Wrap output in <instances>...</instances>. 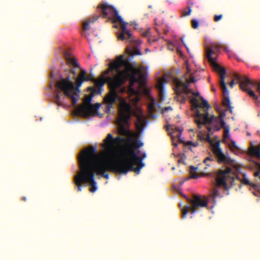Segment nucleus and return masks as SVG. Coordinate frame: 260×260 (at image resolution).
<instances>
[{
  "label": "nucleus",
  "instance_id": "obj_1",
  "mask_svg": "<svg viewBox=\"0 0 260 260\" xmlns=\"http://www.w3.org/2000/svg\"><path fill=\"white\" fill-rule=\"evenodd\" d=\"M137 64L134 61L132 63L129 60H124L123 56L117 57L116 61L109 64V68L103 74L105 80L95 79L92 75L87 76L85 70H81L79 76L76 79V86L70 79L69 75L66 77H60L56 82V94L55 102L59 105H62L64 96L60 95L63 92L64 95L71 100L72 105L75 106L79 99L80 90L79 88L84 81H92L94 82L95 88L98 93H100L105 82L109 83L110 92L104 98V102L107 105V110L110 111L113 104L117 98L116 89L123 85L126 80H129V91L132 94H137L138 91L133 88L134 84L138 82L143 81L145 75L142 70L137 68Z\"/></svg>",
  "mask_w": 260,
  "mask_h": 260
},
{
  "label": "nucleus",
  "instance_id": "obj_2",
  "mask_svg": "<svg viewBox=\"0 0 260 260\" xmlns=\"http://www.w3.org/2000/svg\"><path fill=\"white\" fill-rule=\"evenodd\" d=\"M80 162L87 169H91L105 178L109 179L108 170L120 175H126L129 171L139 174L143 167L141 158L133 147L124 149L121 154L108 163L101 154H97L95 148L89 146L82 150L78 156Z\"/></svg>",
  "mask_w": 260,
  "mask_h": 260
},
{
  "label": "nucleus",
  "instance_id": "obj_3",
  "mask_svg": "<svg viewBox=\"0 0 260 260\" xmlns=\"http://www.w3.org/2000/svg\"><path fill=\"white\" fill-rule=\"evenodd\" d=\"M206 141L212 144V152L217 158L218 162L224 164L217 174L216 179L217 185L228 189V182L231 186L233 185L234 182L235 173L231 169V167H235V162L223 153L220 147L219 141L213 143L209 134L207 135Z\"/></svg>",
  "mask_w": 260,
  "mask_h": 260
},
{
  "label": "nucleus",
  "instance_id": "obj_4",
  "mask_svg": "<svg viewBox=\"0 0 260 260\" xmlns=\"http://www.w3.org/2000/svg\"><path fill=\"white\" fill-rule=\"evenodd\" d=\"M98 8L101 9L104 18H108L113 23L119 22L121 31L117 34L118 40L120 41L126 40L131 43H136L132 34L126 29L127 23L123 21L117 11L113 7L108 4L103 3L99 5Z\"/></svg>",
  "mask_w": 260,
  "mask_h": 260
},
{
  "label": "nucleus",
  "instance_id": "obj_5",
  "mask_svg": "<svg viewBox=\"0 0 260 260\" xmlns=\"http://www.w3.org/2000/svg\"><path fill=\"white\" fill-rule=\"evenodd\" d=\"M214 53V52L212 49H209L206 53V57L208 59V61L210 62L214 69L216 71L218 72L220 74V85L223 95L222 104L224 107L226 108V110H229L231 113H232L233 107L231 105V102L229 98V92L224 82L226 70L224 68L220 66L216 63V58L212 56V55Z\"/></svg>",
  "mask_w": 260,
  "mask_h": 260
},
{
  "label": "nucleus",
  "instance_id": "obj_6",
  "mask_svg": "<svg viewBox=\"0 0 260 260\" xmlns=\"http://www.w3.org/2000/svg\"><path fill=\"white\" fill-rule=\"evenodd\" d=\"M78 163L80 170L77 173V175L74 177V182L77 186L78 191H81L82 184L84 183L86 185L90 184L91 187L90 188L89 190L92 192H94L96 190L97 187L93 170L87 169L80 162Z\"/></svg>",
  "mask_w": 260,
  "mask_h": 260
},
{
  "label": "nucleus",
  "instance_id": "obj_7",
  "mask_svg": "<svg viewBox=\"0 0 260 260\" xmlns=\"http://www.w3.org/2000/svg\"><path fill=\"white\" fill-rule=\"evenodd\" d=\"M200 98L202 101V105L199 104L198 100L196 98H193L190 100V103L192 106V110L199 108L206 109L205 110V113L204 114H202L198 109H197L195 122L198 125L199 128H201L202 125L207 123H211L215 119L214 115L210 117L209 116V113L207 110L210 108L211 106L208 104V102L202 96Z\"/></svg>",
  "mask_w": 260,
  "mask_h": 260
},
{
  "label": "nucleus",
  "instance_id": "obj_8",
  "mask_svg": "<svg viewBox=\"0 0 260 260\" xmlns=\"http://www.w3.org/2000/svg\"><path fill=\"white\" fill-rule=\"evenodd\" d=\"M133 111L131 105L125 101H122L120 105L119 114V122L120 123L119 124L118 129L120 135L127 137H130L132 135V133L129 129L122 124L127 123Z\"/></svg>",
  "mask_w": 260,
  "mask_h": 260
},
{
  "label": "nucleus",
  "instance_id": "obj_9",
  "mask_svg": "<svg viewBox=\"0 0 260 260\" xmlns=\"http://www.w3.org/2000/svg\"><path fill=\"white\" fill-rule=\"evenodd\" d=\"M186 199L190 205L186 206L182 210V218H186V214L189 211L195 213L198 211L199 208H208V207L209 201L206 196H193L192 199L189 198H186Z\"/></svg>",
  "mask_w": 260,
  "mask_h": 260
},
{
  "label": "nucleus",
  "instance_id": "obj_10",
  "mask_svg": "<svg viewBox=\"0 0 260 260\" xmlns=\"http://www.w3.org/2000/svg\"><path fill=\"white\" fill-rule=\"evenodd\" d=\"M173 82L175 85L174 91L176 94L175 99L181 103H185L186 97L189 93H192L196 96H199V92L195 93L192 90L188 88V85L184 84L183 82L176 78L173 79Z\"/></svg>",
  "mask_w": 260,
  "mask_h": 260
},
{
  "label": "nucleus",
  "instance_id": "obj_11",
  "mask_svg": "<svg viewBox=\"0 0 260 260\" xmlns=\"http://www.w3.org/2000/svg\"><path fill=\"white\" fill-rule=\"evenodd\" d=\"M130 141L120 136L114 138L111 134H108L106 139L104 140L107 150L112 155H115L116 146L121 143H126Z\"/></svg>",
  "mask_w": 260,
  "mask_h": 260
},
{
  "label": "nucleus",
  "instance_id": "obj_12",
  "mask_svg": "<svg viewBox=\"0 0 260 260\" xmlns=\"http://www.w3.org/2000/svg\"><path fill=\"white\" fill-rule=\"evenodd\" d=\"M235 77L237 80L236 83H239L241 89L246 92L250 96L253 98L255 102L259 103L258 98L254 91L246 87V86L252 87V81L246 77L240 76L238 74H235Z\"/></svg>",
  "mask_w": 260,
  "mask_h": 260
},
{
  "label": "nucleus",
  "instance_id": "obj_13",
  "mask_svg": "<svg viewBox=\"0 0 260 260\" xmlns=\"http://www.w3.org/2000/svg\"><path fill=\"white\" fill-rule=\"evenodd\" d=\"M100 106L101 104L99 103L90 104L89 106H80L77 109V112L80 115L87 117L92 115L94 111L100 108Z\"/></svg>",
  "mask_w": 260,
  "mask_h": 260
},
{
  "label": "nucleus",
  "instance_id": "obj_14",
  "mask_svg": "<svg viewBox=\"0 0 260 260\" xmlns=\"http://www.w3.org/2000/svg\"><path fill=\"white\" fill-rule=\"evenodd\" d=\"M167 82V77L166 75L159 79L156 85L158 90V96L160 101H164L165 100L164 86Z\"/></svg>",
  "mask_w": 260,
  "mask_h": 260
},
{
  "label": "nucleus",
  "instance_id": "obj_15",
  "mask_svg": "<svg viewBox=\"0 0 260 260\" xmlns=\"http://www.w3.org/2000/svg\"><path fill=\"white\" fill-rule=\"evenodd\" d=\"M64 56L67 60V62L68 64L75 67V68H79V66L78 63H77L76 59L72 57L71 54L70 52L67 51H64Z\"/></svg>",
  "mask_w": 260,
  "mask_h": 260
},
{
  "label": "nucleus",
  "instance_id": "obj_16",
  "mask_svg": "<svg viewBox=\"0 0 260 260\" xmlns=\"http://www.w3.org/2000/svg\"><path fill=\"white\" fill-rule=\"evenodd\" d=\"M241 182L244 185H249L251 187L253 188L255 190L258 189L259 186L257 183H253L250 182L249 180L246 177L245 175H243V178L241 180Z\"/></svg>",
  "mask_w": 260,
  "mask_h": 260
},
{
  "label": "nucleus",
  "instance_id": "obj_17",
  "mask_svg": "<svg viewBox=\"0 0 260 260\" xmlns=\"http://www.w3.org/2000/svg\"><path fill=\"white\" fill-rule=\"evenodd\" d=\"M100 17V16H93L91 19L85 21L83 23V29L84 30H88L89 28V25L90 23H94Z\"/></svg>",
  "mask_w": 260,
  "mask_h": 260
},
{
  "label": "nucleus",
  "instance_id": "obj_18",
  "mask_svg": "<svg viewBox=\"0 0 260 260\" xmlns=\"http://www.w3.org/2000/svg\"><path fill=\"white\" fill-rule=\"evenodd\" d=\"M88 90H91V96H88L86 98L84 102V105H82V106H89L90 104H92L91 103V101L92 99V94L95 92L98 93V90H96L95 88H93L92 87H88Z\"/></svg>",
  "mask_w": 260,
  "mask_h": 260
},
{
  "label": "nucleus",
  "instance_id": "obj_19",
  "mask_svg": "<svg viewBox=\"0 0 260 260\" xmlns=\"http://www.w3.org/2000/svg\"><path fill=\"white\" fill-rule=\"evenodd\" d=\"M126 52L131 55H140L142 54V52L140 50L138 49L137 48H135L134 50H132L129 48L127 47L126 49Z\"/></svg>",
  "mask_w": 260,
  "mask_h": 260
},
{
  "label": "nucleus",
  "instance_id": "obj_20",
  "mask_svg": "<svg viewBox=\"0 0 260 260\" xmlns=\"http://www.w3.org/2000/svg\"><path fill=\"white\" fill-rule=\"evenodd\" d=\"M251 154L260 159V149L258 147H253L251 150Z\"/></svg>",
  "mask_w": 260,
  "mask_h": 260
},
{
  "label": "nucleus",
  "instance_id": "obj_21",
  "mask_svg": "<svg viewBox=\"0 0 260 260\" xmlns=\"http://www.w3.org/2000/svg\"><path fill=\"white\" fill-rule=\"evenodd\" d=\"M215 158H217L215 156V157H214L213 156L210 154L209 156H208L205 159H204L203 162L207 166H210V164H209L208 162L214 161ZM216 159L217 160V159Z\"/></svg>",
  "mask_w": 260,
  "mask_h": 260
},
{
  "label": "nucleus",
  "instance_id": "obj_22",
  "mask_svg": "<svg viewBox=\"0 0 260 260\" xmlns=\"http://www.w3.org/2000/svg\"><path fill=\"white\" fill-rule=\"evenodd\" d=\"M187 11H186L185 9H183L181 11V15L182 17H185L188 16L190 14L191 12V7L189 6H188L187 7Z\"/></svg>",
  "mask_w": 260,
  "mask_h": 260
},
{
  "label": "nucleus",
  "instance_id": "obj_23",
  "mask_svg": "<svg viewBox=\"0 0 260 260\" xmlns=\"http://www.w3.org/2000/svg\"><path fill=\"white\" fill-rule=\"evenodd\" d=\"M255 166L258 171L254 173V176L255 177H258V179L260 181V163L257 162H255Z\"/></svg>",
  "mask_w": 260,
  "mask_h": 260
},
{
  "label": "nucleus",
  "instance_id": "obj_24",
  "mask_svg": "<svg viewBox=\"0 0 260 260\" xmlns=\"http://www.w3.org/2000/svg\"><path fill=\"white\" fill-rule=\"evenodd\" d=\"M143 143L140 140L133 141V147L137 148L143 146Z\"/></svg>",
  "mask_w": 260,
  "mask_h": 260
},
{
  "label": "nucleus",
  "instance_id": "obj_25",
  "mask_svg": "<svg viewBox=\"0 0 260 260\" xmlns=\"http://www.w3.org/2000/svg\"><path fill=\"white\" fill-rule=\"evenodd\" d=\"M186 83H183L184 84H187L188 87L189 86V84L191 82H195L196 80L194 79V77L193 76H190V77L189 79L185 78V79Z\"/></svg>",
  "mask_w": 260,
  "mask_h": 260
},
{
  "label": "nucleus",
  "instance_id": "obj_26",
  "mask_svg": "<svg viewBox=\"0 0 260 260\" xmlns=\"http://www.w3.org/2000/svg\"><path fill=\"white\" fill-rule=\"evenodd\" d=\"M212 197L213 198V199H216L217 198L220 197L218 189L215 188L214 189L213 192L212 194Z\"/></svg>",
  "mask_w": 260,
  "mask_h": 260
},
{
  "label": "nucleus",
  "instance_id": "obj_27",
  "mask_svg": "<svg viewBox=\"0 0 260 260\" xmlns=\"http://www.w3.org/2000/svg\"><path fill=\"white\" fill-rule=\"evenodd\" d=\"M191 25H192V27L193 28L196 29L198 27L199 22L197 20H194V19L192 20L191 21Z\"/></svg>",
  "mask_w": 260,
  "mask_h": 260
},
{
  "label": "nucleus",
  "instance_id": "obj_28",
  "mask_svg": "<svg viewBox=\"0 0 260 260\" xmlns=\"http://www.w3.org/2000/svg\"><path fill=\"white\" fill-rule=\"evenodd\" d=\"M222 14L215 15H214V20L215 22H217V21H219L220 20H221L222 19Z\"/></svg>",
  "mask_w": 260,
  "mask_h": 260
},
{
  "label": "nucleus",
  "instance_id": "obj_29",
  "mask_svg": "<svg viewBox=\"0 0 260 260\" xmlns=\"http://www.w3.org/2000/svg\"><path fill=\"white\" fill-rule=\"evenodd\" d=\"M231 149H232L233 148H235L236 150H238V147L236 145V142L234 141H231V145L230 146Z\"/></svg>",
  "mask_w": 260,
  "mask_h": 260
},
{
  "label": "nucleus",
  "instance_id": "obj_30",
  "mask_svg": "<svg viewBox=\"0 0 260 260\" xmlns=\"http://www.w3.org/2000/svg\"><path fill=\"white\" fill-rule=\"evenodd\" d=\"M252 85H257V91L260 93V83H257L256 81H252Z\"/></svg>",
  "mask_w": 260,
  "mask_h": 260
},
{
  "label": "nucleus",
  "instance_id": "obj_31",
  "mask_svg": "<svg viewBox=\"0 0 260 260\" xmlns=\"http://www.w3.org/2000/svg\"><path fill=\"white\" fill-rule=\"evenodd\" d=\"M229 136V128H224L223 137L224 138H226Z\"/></svg>",
  "mask_w": 260,
  "mask_h": 260
},
{
  "label": "nucleus",
  "instance_id": "obj_32",
  "mask_svg": "<svg viewBox=\"0 0 260 260\" xmlns=\"http://www.w3.org/2000/svg\"><path fill=\"white\" fill-rule=\"evenodd\" d=\"M176 130L178 132H179V134H178V135L177 136V137H178V139L180 141V142L181 143H183V142L181 140V139H180V136H181V132H182V130H181L180 129V128L179 127H177L176 128Z\"/></svg>",
  "mask_w": 260,
  "mask_h": 260
},
{
  "label": "nucleus",
  "instance_id": "obj_33",
  "mask_svg": "<svg viewBox=\"0 0 260 260\" xmlns=\"http://www.w3.org/2000/svg\"><path fill=\"white\" fill-rule=\"evenodd\" d=\"M172 110H173V108L169 106V107H165V109H162V112L164 113L165 111H169V110L172 111Z\"/></svg>",
  "mask_w": 260,
  "mask_h": 260
},
{
  "label": "nucleus",
  "instance_id": "obj_34",
  "mask_svg": "<svg viewBox=\"0 0 260 260\" xmlns=\"http://www.w3.org/2000/svg\"><path fill=\"white\" fill-rule=\"evenodd\" d=\"M148 109L150 112H153L154 111L153 104H150L148 106Z\"/></svg>",
  "mask_w": 260,
  "mask_h": 260
},
{
  "label": "nucleus",
  "instance_id": "obj_35",
  "mask_svg": "<svg viewBox=\"0 0 260 260\" xmlns=\"http://www.w3.org/2000/svg\"><path fill=\"white\" fill-rule=\"evenodd\" d=\"M235 83V79H233L232 80L231 82L230 83V86L231 88H233Z\"/></svg>",
  "mask_w": 260,
  "mask_h": 260
},
{
  "label": "nucleus",
  "instance_id": "obj_36",
  "mask_svg": "<svg viewBox=\"0 0 260 260\" xmlns=\"http://www.w3.org/2000/svg\"><path fill=\"white\" fill-rule=\"evenodd\" d=\"M191 177L192 178H197L199 177L197 173H192L191 172Z\"/></svg>",
  "mask_w": 260,
  "mask_h": 260
},
{
  "label": "nucleus",
  "instance_id": "obj_37",
  "mask_svg": "<svg viewBox=\"0 0 260 260\" xmlns=\"http://www.w3.org/2000/svg\"><path fill=\"white\" fill-rule=\"evenodd\" d=\"M150 34L149 30H146L145 32L143 34V36L144 37H148Z\"/></svg>",
  "mask_w": 260,
  "mask_h": 260
},
{
  "label": "nucleus",
  "instance_id": "obj_38",
  "mask_svg": "<svg viewBox=\"0 0 260 260\" xmlns=\"http://www.w3.org/2000/svg\"><path fill=\"white\" fill-rule=\"evenodd\" d=\"M225 122L223 120H221V126L223 128H225Z\"/></svg>",
  "mask_w": 260,
  "mask_h": 260
},
{
  "label": "nucleus",
  "instance_id": "obj_39",
  "mask_svg": "<svg viewBox=\"0 0 260 260\" xmlns=\"http://www.w3.org/2000/svg\"><path fill=\"white\" fill-rule=\"evenodd\" d=\"M192 142L191 141H188L185 143L186 146H191Z\"/></svg>",
  "mask_w": 260,
  "mask_h": 260
},
{
  "label": "nucleus",
  "instance_id": "obj_40",
  "mask_svg": "<svg viewBox=\"0 0 260 260\" xmlns=\"http://www.w3.org/2000/svg\"><path fill=\"white\" fill-rule=\"evenodd\" d=\"M71 72H72V74L74 75V77H73V78L75 79V75H76V71H75V70H74V69H72V70H71ZM76 79V78H75V79Z\"/></svg>",
  "mask_w": 260,
  "mask_h": 260
},
{
  "label": "nucleus",
  "instance_id": "obj_41",
  "mask_svg": "<svg viewBox=\"0 0 260 260\" xmlns=\"http://www.w3.org/2000/svg\"><path fill=\"white\" fill-rule=\"evenodd\" d=\"M198 144H199L197 142H194V143L192 142L191 146H192L193 147H197L198 145Z\"/></svg>",
  "mask_w": 260,
  "mask_h": 260
},
{
  "label": "nucleus",
  "instance_id": "obj_42",
  "mask_svg": "<svg viewBox=\"0 0 260 260\" xmlns=\"http://www.w3.org/2000/svg\"><path fill=\"white\" fill-rule=\"evenodd\" d=\"M220 128L219 127H218V126H215L214 127V129H215V131H219V130H220Z\"/></svg>",
  "mask_w": 260,
  "mask_h": 260
},
{
  "label": "nucleus",
  "instance_id": "obj_43",
  "mask_svg": "<svg viewBox=\"0 0 260 260\" xmlns=\"http://www.w3.org/2000/svg\"><path fill=\"white\" fill-rule=\"evenodd\" d=\"M207 129H208L209 132H212V128L211 127L208 126L207 127Z\"/></svg>",
  "mask_w": 260,
  "mask_h": 260
},
{
  "label": "nucleus",
  "instance_id": "obj_44",
  "mask_svg": "<svg viewBox=\"0 0 260 260\" xmlns=\"http://www.w3.org/2000/svg\"><path fill=\"white\" fill-rule=\"evenodd\" d=\"M21 200L22 201H26V198L25 197H22Z\"/></svg>",
  "mask_w": 260,
  "mask_h": 260
},
{
  "label": "nucleus",
  "instance_id": "obj_45",
  "mask_svg": "<svg viewBox=\"0 0 260 260\" xmlns=\"http://www.w3.org/2000/svg\"><path fill=\"white\" fill-rule=\"evenodd\" d=\"M182 158H180V159L178 160V162H179V163L181 162H182Z\"/></svg>",
  "mask_w": 260,
  "mask_h": 260
},
{
  "label": "nucleus",
  "instance_id": "obj_46",
  "mask_svg": "<svg viewBox=\"0 0 260 260\" xmlns=\"http://www.w3.org/2000/svg\"><path fill=\"white\" fill-rule=\"evenodd\" d=\"M181 40L182 43L185 45L184 42V39H183V38H181Z\"/></svg>",
  "mask_w": 260,
  "mask_h": 260
},
{
  "label": "nucleus",
  "instance_id": "obj_47",
  "mask_svg": "<svg viewBox=\"0 0 260 260\" xmlns=\"http://www.w3.org/2000/svg\"><path fill=\"white\" fill-rule=\"evenodd\" d=\"M191 169H196V168H194L193 167H191Z\"/></svg>",
  "mask_w": 260,
  "mask_h": 260
},
{
  "label": "nucleus",
  "instance_id": "obj_48",
  "mask_svg": "<svg viewBox=\"0 0 260 260\" xmlns=\"http://www.w3.org/2000/svg\"><path fill=\"white\" fill-rule=\"evenodd\" d=\"M149 8H152V6H149Z\"/></svg>",
  "mask_w": 260,
  "mask_h": 260
},
{
  "label": "nucleus",
  "instance_id": "obj_49",
  "mask_svg": "<svg viewBox=\"0 0 260 260\" xmlns=\"http://www.w3.org/2000/svg\"><path fill=\"white\" fill-rule=\"evenodd\" d=\"M187 70H188V72H190V70L188 68H187Z\"/></svg>",
  "mask_w": 260,
  "mask_h": 260
},
{
  "label": "nucleus",
  "instance_id": "obj_50",
  "mask_svg": "<svg viewBox=\"0 0 260 260\" xmlns=\"http://www.w3.org/2000/svg\"><path fill=\"white\" fill-rule=\"evenodd\" d=\"M186 49L188 51H189L188 48L187 47H186Z\"/></svg>",
  "mask_w": 260,
  "mask_h": 260
}]
</instances>
